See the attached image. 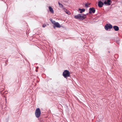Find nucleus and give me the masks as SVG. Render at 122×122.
Wrapping results in <instances>:
<instances>
[{
  "mask_svg": "<svg viewBox=\"0 0 122 122\" xmlns=\"http://www.w3.org/2000/svg\"><path fill=\"white\" fill-rule=\"evenodd\" d=\"M51 22L52 23V24H54V25L55 23H56V22H55V21L54 20H53Z\"/></svg>",
  "mask_w": 122,
  "mask_h": 122,
  "instance_id": "ddd939ff",
  "label": "nucleus"
},
{
  "mask_svg": "<svg viewBox=\"0 0 122 122\" xmlns=\"http://www.w3.org/2000/svg\"><path fill=\"white\" fill-rule=\"evenodd\" d=\"M86 17V15L83 14H79L75 15L74 17L76 19L80 20H83Z\"/></svg>",
  "mask_w": 122,
  "mask_h": 122,
  "instance_id": "f257e3e1",
  "label": "nucleus"
},
{
  "mask_svg": "<svg viewBox=\"0 0 122 122\" xmlns=\"http://www.w3.org/2000/svg\"><path fill=\"white\" fill-rule=\"evenodd\" d=\"M53 27H54V28H55V26H53Z\"/></svg>",
  "mask_w": 122,
  "mask_h": 122,
  "instance_id": "6ab92c4d",
  "label": "nucleus"
},
{
  "mask_svg": "<svg viewBox=\"0 0 122 122\" xmlns=\"http://www.w3.org/2000/svg\"><path fill=\"white\" fill-rule=\"evenodd\" d=\"M58 4L60 7L61 8H62V7L63 6L59 2H58Z\"/></svg>",
  "mask_w": 122,
  "mask_h": 122,
  "instance_id": "f8f14e48",
  "label": "nucleus"
},
{
  "mask_svg": "<svg viewBox=\"0 0 122 122\" xmlns=\"http://www.w3.org/2000/svg\"><path fill=\"white\" fill-rule=\"evenodd\" d=\"M85 5L86 7V8H87L88 7V6L87 4H85Z\"/></svg>",
  "mask_w": 122,
  "mask_h": 122,
  "instance_id": "4468645a",
  "label": "nucleus"
},
{
  "mask_svg": "<svg viewBox=\"0 0 122 122\" xmlns=\"http://www.w3.org/2000/svg\"><path fill=\"white\" fill-rule=\"evenodd\" d=\"M50 20L51 21H51L53 20H52L51 19H50Z\"/></svg>",
  "mask_w": 122,
  "mask_h": 122,
  "instance_id": "dca6fc26",
  "label": "nucleus"
},
{
  "mask_svg": "<svg viewBox=\"0 0 122 122\" xmlns=\"http://www.w3.org/2000/svg\"><path fill=\"white\" fill-rule=\"evenodd\" d=\"M38 68V67H36V69H37Z\"/></svg>",
  "mask_w": 122,
  "mask_h": 122,
  "instance_id": "a211bd4d",
  "label": "nucleus"
},
{
  "mask_svg": "<svg viewBox=\"0 0 122 122\" xmlns=\"http://www.w3.org/2000/svg\"><path fill=\"white\" fill-rule=\"evenodd\" d=\"M46 25L44 24L42 25V26L43 27H45L46 26Z\"/></svg>",
  "mask_w": 122,
  "mask_h": 122,
  "instance_id": "2eb2a0df",
  "label": "nucleus"
},
{
  "mask_svg": "<svg viewBox=\"0 0 122 122\" xmlns=\"http://www.w3.org/2000/svg\"><path fill=\"white\" fill-rule=\"evenodd\" d=\"M89 5H90V4H89Z\"/></svg>",
  "mask_w": 122,
  "mask_h": 122,
  "instance_id": "412c9836",
  "label": "nucleus"
},
{
  "mask_svg": "<svg viewBox=\"0 0 122 122\" xmlns=\"http://www.w3.org/2000/svg\"><path fill=\"white\" fill-rule=\"evenodd\" d=\"M49 9L50 12H51L52 13H54L53 9L51 6L49 7Z\"/></svg>",
  "mask_w": 122,
  "mask_h": 122,
  "instance_id": "9d476101",
  "label": "nucleus"
},
{
  "mask_svg": "<svg viewBox=\"0 0 122 122\" xmlns=\"http://www.w3.org/2000/svg\"><path fill=\"white\" fill-rule=\"evenodd\" d=\"M66 13L67 14H69V12H66Z\"/></svg>",
  "mask_w": 122,
  "mask_h": 122,
  "instance_id": "f3484780",
  "label": "nucleus"
},
{
  "mask_svg": "<svg viewBox=\"0 0 122 122\" xmlns=\"http://www.w3.org/2000/svg\"><path fill=\"white\" fill-rule=\"evenodd\" d=\"M63 75L65 78H66L70 76V73L68 71L65 70L63 72Z\"/></svg>",
  "mask_w": 122,
  "mask_h": 122,
  "instance_id": "20e7f679",
  "label": "nucleus"
},
{
  "mask_svg": "<svg viewBox=\"0 0 122 122\" xmlns=\"http://www.w3.org/2000/svg\"><path fill=\"white\" fill-rule=\"evenodd\" d=\"M54 25L57 27L60 28L61 27L60 25L58 22H56V23H55Z\"/></svg>",
  "mask_w": 122,
  "mask_h": 122,
  "instance_id": "0eeeda50",
  "label": "nucleus"
},
{
  "mask_svg": "<svg viewBox=\"0 0 122 122\" xmlns=\"http://www.w3.org/2000/svg\"><path fill=\"white\" fill-rule=\"evenodd\" d=\"M112 26L110 24H107L105 26V28L106 30H107L109 29L112 28Z\"/></svg>",
  "mask_w": 122,
  "mask_h": 122,
  "instance_id": "39448f33",
  "label": "nucleus"
},
{
  "mask_svg": "<svg viewBox=\"0 0 122 122\" xmlns=\"http://www.w3.org/2000/svg\"><path fill=\"white\" fill-rule=\"evenodd\" d=\"M36 72H37V70H36Z\"/></svg>",
  "mask_w": 122,
  "mask_h": 122,
  "instance_id": "aec40b11",
  "label": "nucleus"
},
{
  "mask_svg": "<svg viewBox=\"0 0 122 122\" xmlns=\"http://www.w3.org/2000/svg\"><path fill=\"white\" fill-rule=\"evenodd\" d=\"M111 0H107V2L105 1L104 3H103L102 1H100L98 2V5L100 7H102L104 4H107V5H111L110 2H111Z\"/></svg>",
  "mask_w": 122,
  "mask_h": 122,
  "instance_id": "f03ea898",
  "label": "nucleus"
},
{
  "mask_svg": "<svg viewBox=\"0 0 122 122\" xmlns=\"http://www.w3.org/2000/svg\"><path fill=\"white\" fill-rule=\"evenodd\" d=\"M113 27L116 31H118L119 30L118 27L117 26H113Z\"/></svg>",
  "mask_w": 122,
  "mask_h": 122,
  "instance_id": "6e6552de",
  "label": "nucleus"
},
{
  "mask_svg": "<svg viewBox=\"0 0 122 122\" xmlns=\"http://www.w3.org/2000/svg\"><path fill=\"white\" fill-rule=\"evenodd\" d=\"M41 114V112L40 109L38 108L36 110L35 112V115L36 117L38 118L39 117Z\"/></svg>",
  "mask_w": 122,
  "mask_h": 122,
  "instance_id": "7ed1b4c3",
  "label": "nucleus"
},
{
  "mask_svg": "<svg viewBox=\"0 0 122 122\" xmlns=\"http://www.w3.org/2000/svg\"><path fill=\"white\" fill-rule=\"evenodd\" d=\"M120 39L119 38H118L116 40V42L117 43L119 44V41H120Z\"/></svg>",
  "mask_w": 122,
  "mask_h": 122,
  "instance_id": "9b49d317",
  "label": "nucleus"
},
{
  "mask_svg": "<svg viewBox=\"0 0 122 122\" xmlns=\"http://www.w3.org/2000/svg\"><path fill=\"white\" fill-rule=\"evenodd\" d=\"M95 12V10L94 8H90L89 9V13L91 14L92 13H94Z\"/></svg>",
  "mask_w": 122,
  "mask_h": 122,
  "instance_id": "423d86ee",
  "label": "nucleus"
},
{
  "mask_svg": "<svg viewBox=\"0 0 122 122\" xmlns=\"http://www.w3.org/2000/svg\"><path fill=\"white\" fill-rule=\"evenodd\" d=\"M78 10L80 11V13H82L83 12H84L85 11V10L84 9H81V8H79Z\"/></svg>",
  "mask_w": 122,
  "mask_h": 122,
  "instance_id": "1a4fd4ad",
  "label": "nucleus"
}]
</instances>
